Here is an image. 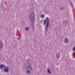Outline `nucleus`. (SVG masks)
Returning a JSON list of instances; mask_svg holds the SVG:
<instances>
[{
  "mask_svg": "<svg viewBox=\"0 0 75 75\" xmlns=\"http://www.w3.org/2000/svg\"><path fill=\"white\" fill-rule=\"evenodd\" d=\"M46 24L45 26V32H47L48 29V26L50 25V19L48 17L46 18V19L44 20L43 25H45Z\"/></svg>",
  "mask_w": 75,
  "mask_h": 75,
  "instance_id": "f257e3e1",
  "label": "nucleus"
},
{
  "mask_svg": "<svg viewBox=\"0 0 75 75\" xmlns=\"http://www.w3.org/2000/svg\"><path fill=\"white\" fill-rule=\"evenodd\" d=\"M35 15L34 12L30 14L29 17V18H30L31 22L33 23L32 25L33 27V29H34V23H35Z\"/></svg>",
  "mask_w": 75,
  "mask_h": 75,
  "instance_id": "f03ea898",
  "label": "nucleus"
},
{
  "mask_svg": "<svg viewBox=\"0 0 75 75\" xmlns=\"http://www.w3.org/2000/svg\"><path fill=\"white\" fill-rule=\"evenodd\" d=\"M4 71L5 72H6L7 73V72H8L9 71V70L8 69V67L6 66V67H5L4 68Z\"/></svg>",
  "mask_w": 75,
  "mask_h": 75,
  "instance_id": "7ed1b4c3",
  "label": "nucleus"
},
{
  "mask_svg": "<svg viewBox=\"0 0 75 75\" xmlns=\"http://www.w3.org/2000/svg\"><path fill=\"white\" fill-rule=\"evenodd\" d=\"M56 58L57 59H59L60 58V54L59 53H56Z\"/></svg>",
  "mask_w": 75,
  "mask_h": 75,
  "instance_id": "20e7f679",
  "label": "nucleus"
},
{
  "mask_svg": "<svg viewBox=\"0 0 75 75\" xmlns=\"http://www.w3.org/2000/svg\"><path fill=\"white\" fill-rule=\"evenodd\" d=\"M63 24H65V26L68 24V21L67 20H65L63 22Z\"/></svg>",
  "mask_w": 75,
  "mask_h": 75,
  "instance_id": "39448f33",
  "label": "nucleus"
},
{
  "mask_svg": "<svg viewBox=\"0 0 75 75\" xmlns=\"http://www.w3.org/2000/svg\"><path fill=\"white\" fill-rule=\"evenodd\" d=\"M28 64V65L26 67L27 68H30L31 67V63L30 62H27Z\"/></svg>",
  "mask_w": 75,
  "mask_h": 75,
  "instance_id": "423d86ee",
  "label": "nucleus"
},
{
  "mask_svg": "<svg viewBox=\"0 0 75 75\" xmlns=\"http://www.w3.org/2000/svg\"><path fill=\"white\" fill-rule=\"evenodd\" d=\"M3 44L0 41V49H3Z\"/></svg>",
  "mask_w": 75,
  "mask_h": 75,
  "instance_id": "0eeeda50",
  "label": "nucleus"
},
{
  "mask_svg": "<svg viewBox=\"0 0 75 75\" xmlns=\"http://www.w3.org/2000/svg\"><path fill=\"white\" fill-rule=\"evenodd\" d=\"M5 67L4 65L2 64L0 65V69H1L2 68H4Z\"/></svg>",
  "mask_w": 75,
  "mask_h": 75,
  "instance_id": "6e6552de",
  "label": "nucleus"
},
{
  "mask_svg": "<svg viewBox=\"0 0 75 75\" xmlns=\"http://www.w3.org/2000/svg\"><path fill=\"white\" fill-rule=\"evenodd\" d=\"M64 42L65 43H68V40L67 38H65L64 40Z\"/></svg>",
  "mask_w": 75,
  "mask_h": 75,
  "instance_id": "1a4fd4ad",
  "label": "nucleus"
},
{
  "mask_svg": "<svg viewBox=\"0 0 75 75\" xmlns=\"http://www.w3.org/2000/svg\"><path fill=\"white\" fill-rule=\"evenodd\" d=\"M26 74H30V73L31 72V71H30V70H28L26 71Z\"/></svg>",
  "mask_w": 75,
  "mask_h": 75,
  "instance_id": "9d476101",
  "label": "nucleus"
},
{
  "mask_svg": "<svg viewBox=\"0 0 75 75\" xmlns=\"http://www.w3.org/2000/svg\"><path fill=\"white\" fill-rule=\"evenodd\" d=\"M47 72L48 74H51L52 73L51 71H50V69H47Z\"/></svg>",
  "mask_w": 75,
  "mask_h": 75,
  "instance_id": "9b49d317",
  "label": "nucleus"
},
{
  "mask_svg": "<svg viewBox=\"0 0 75 75\" xmlns=\"http://www.w3.org/2000/svg\"><path fill=\"white\" fill-rule=\"evenodd\" d=\"M45 17V16L44 15L42 14L40 16V17L41 18H44Z\"/></svg>",
  "mask_w": 75,
  "mask_h": 75,
  "instance_id": "f8f14e48",
  "label": "nucleus"
},
{
  "mask_svg": "<svg viewBox=\"0 0 75 75\" xmlns=\"http://www.w3.org/2000/svg\"><path fill=\"white\" fill-rule=\"evenodd\" d=\"M25 30H26V31H28L29 30V28L28 27H26L25 28Z\"/></svg>",
  "mask_w": 75,
  "mask_h": 75,
  "instance_id": "ddd939ff",
  "label": "nucleus"
},
{
  "mask_svg": "<svg viewBox=\"0 0 75 75\" xmlns=\"http://www.w3.org/2000/svg\"><path fill=\"white\" fill-rule=\"evenodd\" d=\"M70 4L71 7H73V5L72 4V3L71 2H70Z\"/></svg>",
  "mask_w": 75,
  "mask_h": 75,
  "instance_id": "4468645a",
  "label": "nucleus"
},
{
  "mask_svg": "<svg viewBox=\"0 0 75 75\" xmlns=\"http://www.w3.org/2000/svg\"><path fill=\"white\" fill-rule=\"evenodd\" d=\"M72 50L73 51H75V47H73V48L72 49Z\"/></svg>",
  "mask_w": 75,
  "mask_h": 75,
  "instance_id": "2eb2a0df",
  "label": "nucleus"
},
{
  "mask_svg": "<svg viewBox=\"0 0 75 75\" xmlns=\"http://www.w3.org/2000/svg\"><path fill=\"white\" fill-rule=\"evenodd\" d=\"M18 40H21V38H18Z\"/></svg>",
  "mask_w": 75,
  "mask_h": 75,
  "instance_id": "dca6fc26",
  "label": "nucleus"
},
{
  "mask_svg": "<svg viewBox=\"0 0 75 75\" xmlns=\"http://www.w3.org/2000/svg\"><path fill=\"white\" fill-rule=\"evenodd\" d=\"M63 9H64V8H62V7H61V10H63Z\"/></svg>",
  "mask_w": 75,
  "mask_h": 75,
  "instance_id": "f3484780",
  "label": "nucleus"
},
{
  "mask_svg": "<svg viewBox=\"0 0 75 75\" xmlns=\"http://www.w3.org/2000/svg\"><path fill=\"white\" fill-rule=\"evenodd\" d=\"M27 61H28V62L30 61V59H28V60H27Z\"/></svg>",
  "mask_w": 75,
  "mask_h": 75,
  "instance_id": "a211bd4d",
  "label": "nucleus"
},
{
  "mask_svg": "<svg viewBox=\"0 0 75 75\" xmlns=\"http://www.w3.org/2000/svg\"><path fill=\"white\" fill-rule=\"evenodd\" d=\"M42 21H43V20H41L40 21L41 24H42Z\"/></svg>",
  "mask_w": 75,
  "mask_h": 75,
  "instance_id": "6ab92c4d",
  "label": "nucleus"
},
{
  "mask_svg": "<svg viewBox=\"0 0 75 75\" xmlns=\"http://www.w3.org/2000/svg\"><path fill=\"white\" fill-rule=\"evenodd\" d=\"M32 69H33V68H30L31 70H32Z\"/></svg>",
  "mask_w": 75,
  "mask_h": 75,
  "instance_id": "aec40b11",
  "label": "nucleus"
}]
</instances>
